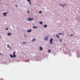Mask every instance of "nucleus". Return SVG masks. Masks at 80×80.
I'll use <instances>...</instances> for the list:
<instances>
[{
	"label": "nucleus",
	"instance_id": "f257e3e1",
	"mask_svg": "<svg viewBox=\"0 0 80 80\" xmlns=\"http://www.w3.org/2000/svg\"><path fill=\"white\" fill-rule=\"evenodd\" d=\"M50 41L51 44H52V41H53V39H52V38H51L50 39Z\"/></svg>",
	"mask_w": 80,
	"mask_h": 80
},
{
	"label": "nucleus",
	"instance_id": "f03ea898",
	"mask_svg": "<svg viewBox=\"0 0 80 80\" xmlns=\"http://www.w3.org/2000/svg\"><path fill=\"white\" fill-rule=\"evenodd\" d=\"M28 21H31V20H33V18H28Z\"/></svg>",
	"mask_w": 80,
	"mask_h": 80
},
{
	"label": "nucleus",
	"instance_id": "7ed1b4c3",
	"mask_svg": "<svg viewBox=\"0 0 80 80\" xmlns=\"http://www.w3.org/2000/svg\"><path fill=\"white\" fill-rule=\"evenodd\" d=\"M15 52H14L13 53V56H14V57H16V55L15 54Z\"/></svg>",
	"mask_w": 80,
	"mask_h": 80
},
{
	"label": "nucleus",
	"instance_id": "20e7f679",
	"mask_svg": "<svg viewBox=\"0 0 80 80\" xmlns=\"http://www.w3.org/2000/svg\"><path fill=\"white\" fill-rule=\"evenodd\" d=\"M39 50H40V51H42V50H43V49L41 46L40 47Z\"/></svg>",
	"mask_w": 80,
	"mask_h": 80
},
{
	"label": "nucleus",
	"instance_id": "39448f33",
	"mask_svg": "<svg viewBox=\"0 0 80 80\" xmlns=\"http://www.w3.org/2000/svg\"><path fill=\"white\" fill-rule=\"evenodd\" d=\"M43 27H44V28H46L47 27V25L45 24L44 25H43Z\"/></svg>",
	"mask_w": 80,
	"mask_h": 80
},
{
	"label": "nucleus",
	"instance_id": "423d86ee",
	"mask_svg": "<svg viewBox=\"0 0 80 80\" xmlns=\"http://www.w3.org/2000/svg\"><path fill=\"white\" fill-rule=\"evenodd\" d=\"M32 32V30L31 29H28L27 31L28 32Z\"/></svg>",
	"mask_w": 80,
	"mask_h": 80
},
{
	"label": "nucleus",
	"instance_id": "0eeeda50",
	"mask_svg": "<svg viewBox=\"0 0 80 80\" xmlns=\"http://www.w3.org/2000/svg\"><path fill=\"white\" fill-rule=\"evenodd\" d=\"M56 37L58 38H60V37H59L58 35V34H57V35H56Z\"/></svg>",
	"mask_w": 80,
	"mask_h": 80
},
{
	"label": "nucleus",
	"instance_id": "6e6552de",
	"mask_svg": "<svg viewBox=\"0 0 80 80\" xmlns=\"http://www.w3.org/2000/svg\"><path fill=\"white\" fill-rule=\"evenodd\" d=\"M10 57H11L12 58H13L14 57H14V56H13L11 54H10Z\"/></svg>",
	"mask_w": 80,
	"mask_h": 80
},
{
	"label": "nucleus",
	"instance_id": "1a4fd4ad",
	"mask_svg": "<svg viewBox=\"0 0 80 80\" xmlns=\"http://www.w3.org/2000/svg\"><path fill=\"white\" fill-rule=\"evenodd\" d=\"M48 37H45V39L46 40H48Z\"/></svg>",
	"mask_w": 80,
	"mask_h": 80
},
{
	"label": "nucleus",
	"instance_id": "9d476101",
	"mask_svg": "<svg viewBox=\"0 0 80 80\" xmlns=\"http://www.w3.org/2000/svg\"><path fill=\"white\" fill-rule=\"evenodd\" d=\"M8 36H9V35H12V33H8Z\"/></svg>",
	"mask_w": 80,
	"mask_h": 80
},
{
	"label": "nucleus",
	"instance_id": "9b49d317",
	"mask_svg": "<svg viewBox=\"0 0 80 80\" xmlns=\"http://www.w3.org/2000/svg\"><path fill=\"white\" fill-rule=\"evenodd\" d=\"M33 28H37L36 26H34L33 27Z\"/></svg>",
	"mask_w": 80,
	"mask_h": 80
},
{
	"label": "nucleus",
	"instance_id": "f8f14e48",
	"mask_svg": "<svg viewBox=\"0 0 80 80\" xmlns=\"http://www.w3.org/2000/svg\"><path fill=\"white\" fill-rule=\"evenodd\" d=\"M35 40H36V39L33 38L32 40V42H34V41H35Z\"/></svg>",
	"mask_w": 80,
	"mask_h": 80
},
{
	"label": "nucleus",
	"instance_id": "ddd939ff",
	"mask_svg": "<svg viewBox=\"0 0 80 80\" xmlns=\"http://www.w3.org/2000/svg\"><path fill=\"white\" fill-rule=\"evenodd\" d=\"M3 15L4 16H5V17H6V16H7V15H6V14L5 13V12H4L3 13Z\"/></svg>",
	"mask_w": 80,
	"mask_h": 80
},
{
	"label": "nucleus",
	"instance_id": "4468645a",
	"mask_svg": "<svg viewBox=\"0 0 80 80\" xmlns=\"http://www.w3.org/2000/svg\"><path fill=\"white\" fill-rule=\"evenodd\" d=\"M39 23L41 25H42L43 23H42V22H39Z\"/></svg>",
	"mask_w": 80,
	"mask_h": 80
},
{
	"label": "nucleus",
	"instance_id": "2eb2a0df",
	"mask_svg": "<svg viewBox=\"0 0 80 80\" xmlns=\"http://www.w3.org/2000/svg\"><path fill=\"white\" fill-rule=\"evenodd\" d=\"M26 43H27V42H23V44H26Z\"/></svg>",
	"mask_w": 80,
	"mask_h": 80
},
{
	"label": "nucleus",
	"instance_id": "dca6fc26",
	"mask_svg": "<svg viewBox=\"0 0 80 80\" xmlns=\"http://www.w3.org/2000/svg\"><path fill=\"white\" fill-rule=\"evenodd\" d=\"M62 36H63V35H65V33H62Z\"/></svg>",
	"mask_w": 80,
	"mask_h": 80
},
{
	"label": "nucleus",
	"instance_id": "f3484780",
	"mask_svg": "<svg viewBox=\"0 0 80 80\" xmlns=\"http://www.w3.org/2000/svg\"><path fill=\"white\" fill-rule=\"evenodd\" d=\"M7 46L8 47H9V48H10V46L9 45H8Z\"/></svg>",
	"mask_w": 80,
	"mask_h": 80
},
{
	"label": "nucleus",
	"instance_id": "a211bd4d",
	"mask_svg": "<svg viewBox=\"0 0 80 80\" xmlns=\"http://www.w3.org/2000/svg\"><path fill=\"white\" fill-rule=\"evenodd\" d=\"M6 30H8V28H6Z\"/></svg>",
	"mask_w": 80,
	"mask_h": 80
},
{
	"label": "nucleus",
	"instance_id": "6ab92c4d",
	"mask_svg": "<svg viewBox=\"0 0 80 80\" xmlns=\"http://www.w3.org/2000/svg\"><path fill=\"white\" fill-rule=\"evenodd\" d=\"M48 52H49V53H50V52H51V50H48Z\"/></svg>",
	"mask_w": 80,
	"mask_h": 80
},
{
	"label": "nucleus",
	"instance_id": "aec40b11",
	"mask_svg": "<svg viewBox=\"0 0 80 80\" xmlns=\"http://www.w3.org/2000/svg\"><path fill=\"white\" fill-rule=\"evenodd\" d=\"M39 13H42L41 11H39Z\"/></svg>",
	"mask_w": 80,
	"mask_h": 80
},
{
	"label": "nucleus",
	"instance_id": "412c9836",
	"mask_svg": "<svg viewBox=\"0 0 80 80\" xmlns=\"http://www.w3.org/2000/svg\"><path fill=\"white\" fill-rule=\"evenodd\" d=\"M29 3L30 5H31V2H29Z\"/></svg>",
	"mask_w": 80,
	"mask_h": 80
},
{
	"label": "nucleus",
	"instance_id": "4be33fe9",
	"mask_svg": "<svg viewBox=\"0 0 80 80\" xmlns=\"http://www.w3.org/2000/svg\"><path fill=\"white\" fill-rule=\"evenodd\" d=\"M70 35V36H72V37H73V35L72 34H71Z\"/></svg>",
	"mask_w": 80,
	"mask_h": 80
},
{
	"label": "nucleus",
	"instance_id": "5701e85b",
	"mask_svg": "<svg viewBox=\"0 0 80 80\" xmlns=\"http://www.w3.org/2000/svg\"><path fill=\"white\" fill-rule=\"evenodd\" d=\"M27 1H28V2H30V0H27Z\"/></svg>",
	"mask_w": 80,
	"mask_h": 80
},
{
	"label": "nucleus",
	"instance_id": "b1692460",
	"mask_svg": "<svg viewBox=\"0 0 80 80\" xmlns=\"http://www.w3.org/2000/svg\"><path fill=\"white\" fill-rule=\"evenodd\" d=\"M59 35H62V33H59Z\"/></svg>",
	"mask_w": 80,
	"mask_h": 80
},
{
	"label": "nucleus",
	"instance_id": "393cba45",
	"mask_svg": "<svg viewBox=\"0 0 80 80\" xmlns=\"http://www.w3.org/2000/svg\"><path fill=\"white\" fill-rule=\"evenodd\" d=\"M64 5L65 6H66L67 5V4H64Z\"/></svg>",
	"mask_w": 80,
	"mask_h": 80
},
{
	"label": "nucleus",
	"instance_id": "a878e982",
	"mask_svg": "<svg viewBox=\"0 0 80 80\" xmlns=\"http://www.w3.org/2000/svg\"><path fill=\"white\" fill-rule=\"evenodd\" d=\"M27 12H28V13H29V11H27Z\"/></svg>",
	"mask_w": 80,
	"mask_h": 80
},
{
	"label": "nucleus",
	"instance_id": "bb28decb",
	"mask_svg": "<svg viewBox=\"0 0 80 80\" xmlns=\"http://www.w3.org/2000/svg\"><path fill=\"white\" fill-rule=\"evenodd\" d=\"M7 13H8V12H5L6 14H7Z\"/></svg>",
	"mask_w": 80,
	"mask_h": 80
},
{
	"label": "nucleus",
	"instance_id": "cd10ccee",
	"mask_svg": "<svg viewBox=\"0 0 80 80\" xmlns=\"http://www.w3.org/2000/svg\"><path fill=\"white\" fill-rule=\"evenodd\" d=\"M62 39H60V41H61V42H62Z\"/></svg>",
	"mask_w": 80,
	"mask_h": 80
},
{
	"label": "nucleus",
	"instance_id": "c85d7f7f",
	"mask_svg": "<svg viewBox=\"0 0 80 80\" xmlns=\"http://www.w3.org/2000/svg\"><path fill=\"white\" fill-rule=\"evenodd\" d=\"M0 55H2V53H0Z\"/></svg>",
	"mask_w": 80,
	"mask_h": 80
},
{
	"label": "nucleus",
	"instance_id": "c756f323",
	"mask_svg": "<svg viewBox=\"0 0 80 80\" xmlns=\"http://www.w3.org/2000/svg\"><path fill=\"white\" fill-rule=\"evenodd\" d=\"M62 7H64V6L63 5Z\"/></svg>",
	"mask_w": 80,
	"mask_h": 80
},
{
	"label": "nucleus",
	"instance_id": "7c9ffc66",
	"mask_svg": "<svg viewBox=\"0 0 80 80\" xmlns=\"http://www.w3.org/2000/svg\"><path fill=\"white\" fill-rule=\"evenodd\" d=\"M60 6H62V4H60Z\"/></svg>",
	"mask_w": 80,
	"mask_h": 80
},
{
	"label": "nucleus",
	"instance_id": "2f4dec72",
	"mask_svg": "<svg viewBox=\"0 0 80 80\" xmlns=\"http://www.w3.org/2000/svg\"><path fill=\"white\" fill-rule=\"evenodd\" d=\"M63 45H65V44H63Z\"/></svg>",
	"mask_w": 80,
	"mask_h": 80
},
{
	"label": "nucleus",
	"instance_id": "473e14b6",
	"mask_svg": "<svg viewBox=\"0 0 80 80\" xmlns=\"http://www.w3.org/2000/svg\"><path fill=\"white\" fill-rule=\"evenodd\" d=\"M16 7H17V5H16Z\"/></svg>",
	"mask_w": 80,
	"mask_h": 80
},
{
	"label": "nucleus",
	"instance_id": "72a5a7b5",
	"mask_svg": "<svg viewBox=\"0 0 80 80\" xmlns=\"http://www.w3.org/2000/svg\"><path fill=\"white\" fill-rule=\"evenodd\" d=\"M1 0H0V1H1Z\"/></svg>",
	"mask_w": 80,
	"mask_h": 80
}]
</instances>
